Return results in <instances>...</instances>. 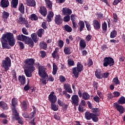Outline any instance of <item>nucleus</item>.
<instances>
[{
  "instance_id": "nucleus-5",
  "label": "nucleus",
  "mask_w": 125,
  "mask_h": 125,
  "mask_svg": "<svg viewBox=\"0 0 125 125\" xmlns=\"http://www.w3.org/2000/svg\"><path fill=\"white\" fill-rule=\"evenodd\" d=\"M2 65L4 69L5 72H7L9 70V68L11 67V60L8 57L5 58V60L2 61Z\"/></svg>"
},
{
  "instance_id": "nucleus-19",
  "label": "nucleus",
  "mask_w": 125,
  "mask_h": 125,
  "mask_svg": "<svg viewBox=\"0 0 125 125\" xmlns=\"http://www.w3.org/2000/svg\"><path fill=\"white\" fill-rule=\"evenodd\" d=\"M64 89L68 92V93H73L72 88H71V85L69 83H64L63 85Z\"/></svg>"
},
{
  "instance_id": "nucleus-21",
  "label": "nucleus",
  "mask_w": 125,
  "mask_h": 125,
  "mask_svg": "<svg viewBox=\"0 0 125 125\" xmlns=\"http://www.w3.org/2000/svg\"><path fill=\"white\" fill-rule=\"evenodd\" d=\"M18 81L19 83H21V84L22 85H24L25 83H26V77H25V76H19L18 77Z\"/></svg>"
},
{
  "instance_id": "nucleus-3",
  "label": "nucleus",
  "mask_w": 125,
  "mask_h": 125,
  "mask_svg": "<svg viewBox=\"0 0 125 125\" xmlns=\"http://www.w3.org/2000/svg\"><path fill=\"white\" fill-rule=\"evenodd\" d=\"M82 71H83V65L80 62H77V67L72 68V74L76 79L79 78L80 73Z\"/></svg>"
},
{
  "instance_id": "nucleus-52",
  "label": "nucleus",
  "mask_w": 125,
  "mask_h": 125,
  "mask_svg": "<svg viewBox=\"0 0 125 125\" xmlns=\"http://www.w3.org/2000/svg\"><path fill=\"white\" fill-rule=\"evenodd\" d=\"M64 22H69L70 20V15H66L63 17Z\"/></svg>"
},
{
  "instance_id": "nucleus-53",
  "label": "nucleus",
  "mask_w": 125,
  "mask_h": 125,
  "mask_svg": "<svg viewBox=\"0 0 125 125\" xmlns=\"http://www.w3.org/2000/svg\"><path fill=\"white\" fill-rule=\"evenodd\" d=\"M21 32L24 35H29V32H28V30L26 29V27H23L21 29Z\"/></svg>"
},
{
  "instance_id": "nucleus-11",
  "label": "nucleus",
  "mask_w": 125,
  "mask_h": 125,
  "mask_svg": "<svg viewBox=\"0 0 125 125\" xmlns=\"http://www.w3.org/2000/svg\"><path fill=\"white\" fill-rule=\"evenodd\" d=\"M55 23L57 25H61L63 23V19L60 15H56L55 17Z\"/></svg>"
},
{
  "instance_id": "nucleus-51",
  "label": "nucleus",
  "mask_w": 125,
  "mask_h": 125,
  "mask_svg": "<svg viewBox=\"0 0 125 125\" xmlns=\"http://www.w3.org/2000/svg\"><path fill=\"white\" fill-rule=\"evenodd\" d=\"M12 76L13 78V79L15 80V81H17V76L16 75V71L15 70H13L12 71Z\"/></svg>"
},
{
  "instance_id": "nucleus-29",
  "label": "nucleus",
  "mask_w": 125,
  "mask_h": 125,
  "mask_svg": "<svg viewBox=\"0 0 125 125\" xmlns=\"http://www.w3.org/2000/svg\"><path fill=\"white\" fill-rule=\"evenodd\" d=\"M94 113H90L88 111H87L85 113V118L86 120L89 121V120H91L92 117L93 116Z\"/></svg>"
},
{
  "instance_id": "nucleus-25",
  "label": "nucleus",
  "mask_w": 125,
  "mask_h": 125,
  "mask_svg": "<svg viewBox=\"0 0 125 125\" xmlns=\"http://www.w3.org/2000/svg\"><path fill=\"white\" fill-rule=\"evenodd\" d=\"M79 45L81 47V50L85 48V47L86 46V43L85 42V41H84V40L82 39L80 41Z\"/></svg>"
},
{
  "instance_id": "nucleus-27",
  "label": "nucleus",
  "mask_w": 125,
  "mask_h": 125,
  "mask_svg": "<svg viewBox=\"0 0 125 125\" xmlns=\"http://www.w3.org/2000/svg\"><path fill=\"white\" fill-rule=\"evenodd\" d=\"M31 37L32 41H33V42H35V43H37V42H39V38L37 36V34H36L35 33H32L31 35Z\"/></svg>"
},
{
  "instance_id": "nucleus-9",
  "label": "nucleus",
  "mask_w": 125,
  "mask_h": 125,
  "mask_svg": "<svg viewBox=\"0 0 125 125\" xmlns=\"http://www.w3.org/2000/svg\"><path fill=\"white\" fill-rule=\"evenodd\" d=\"M48 100L51 103H56L57 101V97L54 92L52 91L50 92V94L48 96Z\"/></svg>"
},
{
  "instance_id": "nucleus-63",
  "label": "nucleus",
  "mask_w": 125,
  "mask_h": 125,
  "mask_svg": "<svg viewBox=\"0 0 125 125\" xmlns=\"http://www.w3.org/2000/svg\"><path fill=\"white\" fill-rule=\"evenodd\" d=\"M92 111L94 114H96L97 113H99V108H93Z\"/></svg>"
},
{
  "instance_id": "nucleus-16",
  "label": "nucleus",
  "mask_w": 125,
  "mask_h": 125,
  "mask_svg": "<svg viewBox=\"0 0 125 125\" xmlns=\"http://www.w3.org/2000/svg\"><path fill=\"white\" fill-rule=\"evenodd\" d=\"M39 12L41 15H42L44 17H45L47 15V10H46V8L44 6L40 7Z\"/></svg>"
},
{
  "instance_id": "nucleus-49",
  "label": "nucleus",
  "mask_w": 125,
  "mask_h": 125,
  "mask_svg": "<svg viewBox=\"0 0 125 125\" xmlns=\"http://www.w3.org/2000/svg\"><path fill=\"white\" fill-rule=\"evenodd\" d=\"M84 23L85 24L87 31H91V25H90V23H88L86 21H85Z\"/></svg>"
},
{
  "instance_id": "nucleus-2",
  "label": "nucleus",
  "mask_w": 125,
  "mask_h": 125,
  "mask_svg": "<svg viewBox=\"0 0 125 125\" xmlns=\"http://www.w3.org/2000/svg\"><path fill=\"white\" fill-rule=\"evenodd\" d=\"M36 60L34 58L26 59L24 63L25 64V69L24 70V74L27 78H31L33 74L32 73L36 70V67H34Z\"/></svg>"
},
{
  "instance_id": "nucleus-55",
  "label": "nucleus",
  "mask_w": 125,
  "mask_h": 125,
  "mask_svg": "<svg viewBox=\"0 0 125 125\" xmlns=\"http://www.w3.org/2000/svg\"><path fill=\"white\" fill-rule=\"evenodd\" d=\"M93 100L96 102L97 103H99L100 102V98L98 97V96L96 95L95 97L93 98Z\"/></svg>"
},
{
  "instance_id": "nucleus-33",
  "label": "nucleus",
  "mask_w": 125,
  "mask_h": 125,
  "mask_svg": "<svg viewBox=\"0 0 125 125\" xmlns=\"http://www.w3.org/2000/svg\"><path fill=\"white\" fill-rule=\"evenodd\" d=\"M53 16H54V13H53V12L50 11L49 12L47 16V18L48 20V22H51V19L52 18H53Z\"/></svg>"
},
{
  "instance_id": "nucleus-24",
  "label": "nucleus",
  "mask_w": 125,
  "mask_h": 125,
  "mask_svg": "<svg viewBox=\"0 0 125 125\" xmlns=\"http://www.w3.org/2000/svg\"><path fill=\"white\" fill-rule=\"evenodd\" d=\"M78 26H79V31L80 33L83 31L84 29V22L83 21H80L78 23Z\"/></svg>"
},
{
  "instance_id": "nucleus-36",
  "label": "nucleus",
  "mask_w": 125,
  "mask_h": 125,
  "mask_svg": "<svg viewBox=\"0 0 125 125\" xmlns=\"http://www.w3.org/2000/svg\"><path fill=\"white\" fill-rule=\"evenodd\" d=\"M117 35L118 32L116 30H113L110 33V39H115Z\"/></svg>"
},
{
  "instance_id": "nucleus-44",
  "label": "nucleus",
  "mask_w": 125,
  "mask_h": 125,
  "mask_svg": "<svg viewBox=\"0 0 125 125\" xmlns=\"http://www.w3.org/2000/svg\"><path fill=\"white\" fill-rule=\"evenodd\" d=\"M30 19L32 21H37L39 19V18L35 14H32L30 15Z\"/></svg>"
},
{
  "instance_id": "nucleus-15",
  "label": "nucleus",
  "mask_w": 125,
  "mask_h": 125,
  "mask_svg": "<svg viewBox=\"0 0 125 125\" xmlns=\"http://www.w3.org/2000/svg\"><path fill=\"white\" fill-rule=\"evenodd\" d=\"M72 10L69 8H63L62 10V15H71L72 14Z\"/></svg>"
},
{
  "instance_id": "nucleus-13",
  "label": "nucleus",
  "mask_w": 125,
  "mask_h": 125,
  "mask_svg": "<svg viewBox=\"0 0 125 125\" xmlns=\"http://www.w3.org/2000/svg\"><path fill=\"white\" fill-rule=\"evenodd\" d=\"M25 44L29 45V46L30 47H34V45H35V43H34V41L31 38H29V37H27V39H26L25 41Z\"/></svg>"
},
{
  "instance_id": "nucleus-38",
  "label": "nucleus",
  "mask_w": 125,
  "mask_h": 125,
  "mask_svg": "<svg viewBox=\"0 0 125 125\" xmlns=\"http://www.w3.org/2000/svg\"><path fill=\"white\" fill-rule=\"evenodd\" d=\"M112 82L115 85H120V84H121V82H120V80H119V78H118V77L113 78Z\"/></svg>"
},
{
  "instance_id": "nucleus-12",
  "label": "nucleus",
  "mask_w": 125,
  "mask_h": 125,
  "mask_svg": "<svg viewBox=\"0 0 125 125\" xmlns=\"http://www.w3.org/2000/svg\"><path fill=\"white\" fill-rule=\"evenodd\" d=\"M92 25L95 30H99L101 28V23L97 20H94L93 21Z\"/></svg>"
},
{
  "instance_id": "nucleus-43",
  "label": "nucleus",
  "mask_w": 125,
  "mask_h": 125,
  "mask_svg": "<svg viewBox=\"0 0 125 125\" xmlns=\"http://www.w3.org/2000/svg\"><path fill=\"white\" fill-rule=\"evenodd\" d=\"M102 29L104 33H106L107 32V23L104 21L103 23L102 24Z\"/></svg>"
},
{
  "instance_id": "nucleus-60",
  "label": "nucleus",
  "mask_w": 125,
  "mask_h": 125,
  "mask_svg": "<svg viewBox=\"0 0 125 125\" xmlns=\"http://www.w3.org/2000/svg\"><path fill=\"white\" fill-rule=\"evenodd\" d=\"M58 47L56 48L55 51L52 54L53 58H56V53H57V50H58Z\"/></svg>"
},
{
  "instance_id": "nucleus-30",
  "label": "nucleus",
  "mask_w": 125,
  "mask_h": 125,
  "mask_svg": "<svg viewBox=\"0 0 125 125\" xmlns=\"http://www.w3.org/2000/svg\"><path fill=\"white\" fill-rule=\"evenodd\" d=\"M19 10L22 15L25 13V7L22 3H20L19 7Z\"/></svg>"
},
{
  "instance_id": "nucleus-35",
  "label": "nucleus",
  "mask_w": 125,
  "mask_h": 125,
  "mask_svg": "<svg viewBox=\"0 0 125 125\" xmlns=\"http://www.w3.org/2000/svg\"><path fill=\"white\" fill-rule=\"evenodd\" d=\"M82 97L84 100H88L90 98V96L86 92H84L82 94Z\"/></svg>"
},
{
  "instance_id": "nucleus-34",
  "label": "nucleus",
  "mask_w": 125,
  "mask_h": 125,
  "mask_svg": "<svg viewBox=\"0 0 125 125\" xmlns=\"http://www.w3.org/2000/svg\"><path fill=\"white\" fill-rule=\"evenodd\" d=\"M64 31H65V32H67V33H71L73 30L71 26H70V25L68 24H65L64 26Z\"/></svg>"
},
{
  "instance_id": "nucleus-22",
  "label": "nucleus",
  "mask_w": 125,
  "mask_h": 125,
  "mask_svg": "<svg viewBox=\"0 0 125 125\" xmlns=\"http://www.w3.org/2000/svg\"><path fill=\"white\" fill-rule=\"evenodd\" d=\"M27 2V5L28 6H31V7H35L37 3L35 0H26Z\"/></svg>"
},
{
  "instance_id": "nucleus-37",
  "label": "nucleus",
  "mask_w": 125,
  "mask_h": 125,
  "mask_svg": "<svg viewBox=\"0 0 125 125\" xmlns=\"http://www.w3.org/2000/svg\"><path fill=\"white\" fill-rule=\"evenodd\" d=\"M97 117H99V114H93V116L92 117V120L93 122H94V123H97L98 121H99V119Z\"/></svg>"
},
{
  "instance_id": "nucleus-14",
  "label": "nucleus",
  "mask_w": 125,
  "mask_h": 125,
  "mask_svg": "<svg viewBox=\"0 0 125 125\" xmlns=\"http://www.w3.org/2000/svg\"><path fill=\"white\" fill-rule=\"evenodd\" d=\"M13 115L14 116L16 120L18 121V124H20V125H23V124H24L23 122V118H20V117H19V113H18V112L13 113Z\"/></svg>"
},
{
  "instance_id": "nucleus-7",
  "label": "nucleus",
  "mask_w": 125,
  "mask_h": 125,
  "mask_svg": "<svg viewBox=\"0 0 125 125\" xmlns=\"http://www.w3.org/2000/svg\"><path fill=\"white\" fill-rule=\"evenodd\" d=\"M71 102L74 106L77 107L79 106V102H80V99L78 95H73L71 97Z\"/></svg>"
},
{
  "instance_id": "nucleus-17",
  "label": "nucleus",
  "mask_w": 125,
  "mask_h": 125,
  "mask_svg": "<svg viewBox=\"0 0 125 125\" xmlns=\"http://www.w3.org/2000/svg\"><path fill=\"white\" fill-rule=\"evenodd\" d=\"M0 6L3 8L8 7V6H9V1H8V0H1Z\"/></svg>"
},
{
  "instance_id": "nucleus-41",
  "label": "nucleus",
  "mask_w": 125,
  "mask_h": 125,
  "mask_svg": "<svg viewBox=\"0 0 125 125\" xmlns=\"http://www.w3.org/2000/svg\"><path fill=\"white\" fill-rule=\"evenodd\" d=\"M45 1V3L46 4V6L48 8H50L51 9L52 8V2L50 1V0H44Z\"/></svg>"
},
{
  "instance_id": "nucleus-1",
  "label": "nucleus",
  "mask_w": 125,
  "mask_h": 125,
  "mask_svg": "<svg viewBox=\"0 0 125 125\" xmlns=\"http://www.w3.org/2000/svg\"><path fill=\"white\" fill-rule=\"evenodd\" d=\"M0 42L3 49H10V46H14L16 43V39L14 38L13 34L8 32L2 35Z\"/></svg>"
},
{
  "instance_id": "nucleus-31",
  "label": "nucleus",
  "mask_w": 125,
  "mask_h": 125,
  "mask_svg": "<svg viewBox=\"0 0 125 125\" xmlns=\"http://www.w3.org/2000/svg\"><path fill=\"white\" fill-rule=\"evenodd\" d=\"M18 5V0H12L11 2V6L13 8H17Z\"/></svg>"
},
{
  "instance_id": "nucleus-64",
  "label": "nucleus",
  "mask_w": 125,
  "mask_h": 125,
  "mask_svg": "<svg viewBox=\"0 0 125 125\" xmlns=\"http://www.w3.org/2000/svg\"><path fill=\"white\" fill-rule=\"evenodd\" d=\"M83 110H84L83 105H81V104H79V107H78L79 111L83 113Z\"/></svg>"
},
{
  "instance_id": "nucleus-39",
  "label": "nucleus",
  "mask_w": 125,
  "mask_h": 125,
  "mask_svg": "<svg viewBox=\"0 0 125 125\" xmlns=\"http://www.w3.org/2000/svg\"><path fill=\"white\" fill-rule=\"evenodd\" d=\"M43 32H44V30H43V29H39L37 32V36L39 38H42V35H43Z\"/></svg>"
},
{
  "instance_id": "nucleus-58",
  "label": "nucleus",
  "mask_w": 125,
  "mask_h": 125,
  "mask_svg": "<svg viewBox=\"0 0 125 125\" xmlns=\"http://www.w3.org/2000/svg\"><path fill=\"white\" fill-rule=\"evenodd\" d=\"M68 64L69 66H74L75 65V62L72 60H68Z\"/></svg>"
},
{
  "instance_id": "nucleus-59",
  "label": "nucleus",
  "mask_w": 125,
  "mask_h": 125,
  "mask_svg": "<svg viewBox=\"0 0 125 125\" xmlns=\"http://www.w3.org/2000/svg\"><path fill=\"white\" fill-rule=\"evenodd\" d=\"M93 65V61H92V59L89 58L88 60L87 66L88 67H90Z\"/></svg>"
},
{
  "instance_id": "nucleus-48",
  "label": "nucleus",
  "mask_w": 125,
  "mask_h": 125,
  "mask_svg": "<svg viewBox=\"0 0 125 125\" xmlns=\"http://www.w3.org/2000/svg\"><path fill=\"white\" fill-rule=\"evenodd\" d=\"M59 80L60 83H63L66 82V78L64 77L63 75H60L59 77Z\"/></svg>"
},
{
  "instance_id": "nucleus-8",
  "label": "nucleus",
  "mask_w": 125,
  "mask_h": 125,
  "mask_svg": "<svg viewBox=\"0 0 125 125\" xmlns=\"http://www.w3.org/2000/svg\"><path fill=\"white\" fill-rule=\"evenodd\" d=\"M12 103V111L13 113L17 112V110H16V106L18 105V100L15 98H13L11 101Z\"/></svg>"
},
{
  "instance_id": "nucleus-61",
  "label": "nucleus",
  "mask_w": 125,
  "mask_h": 125,
  "mask_svg": "<svg viewBox=\"0 0 125 125\" xmlns=\"http://www.w3.org/2000/svg\"><path fill=\"white\" fill-rule=\"evenodd\" d=\"M22 24H23V25H25L26 28H27V29H28V28H30L31 27V25L30 24H29V21H25V22L24 23H23Z\"/></svg>"
},
{
  "instance_id": "nucleus-45",
  "label": "nucleus",
  "mask_w": 125,
  "mask_h": 125,
  "mask_svg": "<svg viewBox=\"0 0 125 125\" xmlns=\"http://www.w3.org/2000/svg\"><path fill=\"white\" fill-rule=\"evenodd\" d=\"M118 104H121L123 105V104H125V98L124 96H122L120 97L118 101Z\"/></svg>"
},
{
  "instance_id": "nucleus-18",
  "label": "nucleus",
  "mask_w": 125,
  "mask_h": 125,
  "mask_svg": "<svg viewBox=\"0 0 125 125\" xmlns=\"http://www.w3.org/2000/svg\"><path fill=\"white\" fill-rule=\"evenodd\" d=\"M0 108L2 109V110H8V105L5 102L3 101H0Z\"/></svg>"
},
{
  "instance_id": "nucleus-57",
  "label": "nucleus",
  "mask_w": 125,
  "mask_h": 125,
  "mask_svg": "<svg viewBox=\"0 0 125 125\" xmlns=\"http://www.w3.org/2000/svg\"><path fill=\"white\" fill-rule=\"evenodd\" d=\"M113 17L114 19V22H115V23H117L118 22V15H117L116 13H113Z\"/></svg>"
},
{
  "instance_id": "nucleus-4",
  "label": "nucleus",
  "mask_w": 125,
  "mask_h": 125,
  "mask_svg": "<svg viewBox=\"0 0 125 125\" xmlns=\"http://www.w3.org/2000/svg\"><path fill=\"white\" fill-rule=\"evenodd\" d=\"M39 70V75L41 78H42L43 79H45V78H48V75H47V73H46V68L44 67V66L42 65H40V63H38L37 65Z\"/></svg>"
},
{
  "instance_id": "nucleus-47",
  "label": "nucleus",
  "mask_w": 125,
  "mask_h": 125,
  "mask_svg": "<svg viewBox=\"0 0 125 125\" xmlns=\"http://www.w3.org/2000/svg\"><path fill=\"white\" fill-rule=\"evenodd\" d=\"M22 108L23 111H27V103L26 101H23L21 103Z\"/></svg>"
},
{
  "instance_id": "nucleus-28",
  "label": "nucleus",
  "mask_w": 125,
  "mask_h": 125,
  "mask_svg": "<svg viewBox=\"0 0 125 125\" xmlns=\"http://www.w3.org/2000/svg\"><path fill=\"white\" fill-rule=\"evenodd\" d=\"M72 48L71 47H65L63 49V52L67 55H70L72 53V50H71Z\"/></svg>"
},
{
  "instance_id": "nucleus-50",
  "label": "nucleus",
  "mask_w": 125,
  "mask_h": 125,
  "mask_svg": "<svg viewBox=\"0 0 125 125\" xmlns=\"http://www.w3.org/2000/svg\"><path fill=\"white\" fill-rule=\"evenodd\" d=\"M58 43L60 48H62L64 46V42L63 40H59Z\"/></svg>"
},
{
  "instance_id": "nucleus-32",
  "label": "nucleus",
  "mask_w": 125,
  "mask_h": 125,
  "mask_svg": "<svg viewBox=\"0 0 125 125\" xmlns=\"http://www.w3.org/2000/svg\"><path fill=\"white\" fill-rule=\"evenodd\" d=\"M57 71H58V66H57V65L55 64V63H53V71L52 74L54 75H56L57 73Z\"/></svg>"
},
{
  "instance_id": "nucleus-56",
  "label": "nucleus",
  "mask_w": 125,
  "mask_h": 125,
  "mask_svg": "<svg viewBox=\"0 0 125 125\" xmlns=\"http://www.w3.org/2000/svg\"><path fill=\"white\" fill-rule=\"evenodd\" d=\"M98 83L94 81L93 82V86L94 87V89L97 90L98 88Z\"/></svg>"
},
{
  "instance_id": "nucleus-54",
  "label": "nucleus",
  "mask_w": 125,
  "mask_h": 125,
  "mask_svg": "<svg viewBox=\"0 0 125 125\" xmlns=\"http://www.w3.org/2000/svg\"><path fill=\"white\" fill-rule=\"evenodd\" d=\"M40 56L42 58H44L46 56V53L44 51H40Z\"/></svg>"
},
{
  "instance_id": "nucleus-42",
  "label": "nucleus",
  "mask_w": 125,
  "mask_h": 125,
  "mask_svg": "<svg viewBox=\"0 0 125 125\" xmlns=\"http://www.w3.org/2000/svg\"><path fill=\"white\" fill-rule=\"evenodd\" d=\"M51 109L53 111H58V105H56L55 103L51 104Z\"/></svg>"
},
{
  "instance_id": "nucleus-6",
  "label": "nucleus",
  "mask_w": 125,
  "mask_h": 125,
  "mask_svg": "<svg viewBox=\"0 0 125 125\" xmlns=\"http://www.w3.org/2000/svg\"><path fill=\"white\" fill-rule=\"evenodd\" d=\"M104 62L103 65L104 67H108V65H109V67H111L115 64V61H114V59L110 57H106L104 58Z\"/></svg>"
},
{
  "instance_id": "nucleus-10",
  "label": "nucleus",
  "mask_w": 125,
  "mask_h": 125,
  "mask_svg": "<svg viewBox=\"0 0 125 125\" xmlns=\"http://www.w3.org/2000/svg\"><path fill=\"white\" fill-rule=\"evenodd\" d=\"M114 107L116 109L120 114H124L125 113V108L123 105H120L118 103H114Z\"/></svg>"
},
{
  "instance_id": "nucleus-62",
  "label": "nucleus",
  "mask_w": 125,
  "mask_h": 125,
  "mask_svg": "<svg viewBox=\"0 0 125 125\" xmlns=\"http://www.w3.org/2000/svg\"><path fill=\"white\" fill-rule=\"evenodd\" d=\"M113 94L114 95L113 97H119L121 95V93L118 91H114Z\"/></svg>"
},
{
  "instance_id": "nucleus-46",
  "label": "nucleus",
  "mask_w": 125,
  "mask_h": 125,
  "mask_svg": "<svg viewBox=\"0 0 125 125\" xmlns=\"http://www.w3.org/2000/svg\"><path fill=\"white\" fill-rule=\"evenodd\" d=\"M40 45L42 47V49H46L47 48V44H46V42H40Z\"/></svg>"
},
{
  "instance_id": "nucleus-40",
  "label": "nucleus",
  "mask_w": 125,
  "mask_h": 125,
  "mask_svg": "<svg viewBox=\"0 0 125 125\" xmlns=\"http://www.w3.org/2000/svg\"><path fill=\"white\" fill-rule=\"evenodd\" d=\"M8 17H9V13L5 11H4L2 13V18L3 19H7V18H8Z\"/></svg>"
},
{
  "instance_id": "nucleus-23",
  "label": "nucleus",
  "mask_w": 125,
  "mask_h": 125,
  "mask_svg": "<svg viewBox=\"0 0 125 125\" xmlns=\"http://www.w3.org/2000/svg\"><path fill=\"white\" fill-rule=\"evenodd\" d=\"M95 75L97 79H100L103 78V76H102V73H101V69H96L95 72Z\"/></svg>"
},
{
  "instance_id": "nucleus-26",
  "label": "nucleus",
  "mask_w": 125,
  "mask_h": 125,
  "mask_svg": "<svg viewBox=\"0 0 125 125\" xmlns=\"http://www.w3.org/2000/svg\"><path fill=\"white\" fill-rule=\"evenodd\" d=\"M26 21V19L25 18H23V16L21 14V16L17 19V23L22 25V24H23Z\"/></svg>"
},
{
  "instance_id": "nucleus-20",
  "label": "nucleus",
  "mask_w": 125,
  "mask_h": 125,
  "mask_svg": "<svg viewBox=\"0 0 125 125\" xmlns=\"http://www.w3.org/2000/svg\"><path fill=\"white\" fill-rule=\"evenodd\" d=\"M27 38L28 37L23 34L19 35L16 37V39H17L18 41H21V42H25Z\"/></svg>"
}]
</instances>
